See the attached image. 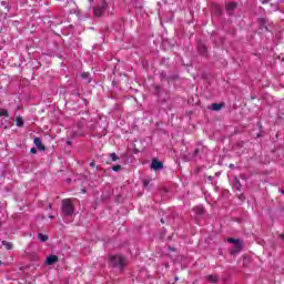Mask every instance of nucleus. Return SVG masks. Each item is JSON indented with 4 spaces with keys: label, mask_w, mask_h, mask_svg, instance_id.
Listing matches in <instances>:
<instances>
[{
    "label": "nucleus",
    "mask_w": 284,
    "mask_h": 284,
    "mask_svg": "<svg viewBox=\"0 0 284 284\" xmlns=\"http://www.w3.org/2000/svg\"><path fill=\"white\" fill-rule=\"evenodd\" d=\"M0 116H10V113H8V110L7 109H0Z\"/></svg>",
    "instance_id": "nucleus-20"
},
{
    "label": "nucleus",
    "mask_w": 284,
    "mask_h": 284,
    "mask_svg": "<svg viewBox=\"0 0 284 284\" xmlns=\"http://www.w3.org/2000/svg\"><path fill=\"white\" fill-rule=\"evenodd\" d=\"M49 210H52V204H49Z\"/></svg>",
    "instance_id": "nucleus-39"
},
{
    "label": "nucleus",
    "mask_w": 284,
    "mask_h": 284,
    "mask_svg": "<svg viewBox=\"0 0 284 284\" xmlns=\"http://www.w3.org/2000/svg\"><path fill=\"white\" fill-rule=\"evenodd\" d=\"M60 1L61 6H63V8L68 7V6H77V3L74 2V0H58Z\"/></svg>",
    "instance_id": "nucleus-7"
},
{
    "label": "nucleus",
    "mask_w": 284,
    "mask_h": 284,
    "mask_svg": "<svg viewBox=\"0 0 284 284\" xmlns=\"http://www.w3.org/2000/svg\"><path fill=\"white\" fill-rule=\"evenodd\" d=\"M227 241L229 243H234V245L239 243V240H235L234 237H230Z\"/></svg>",
    "instance_id": "nucleus-27"
},
{
    "label": "nucleus",
    "mask_w": 284,
    "mask_h": 284,
    "mask_svg": "<svg viewBox=\"0 0 284 284\" xmlns=\"http://www.w3.org/2000/svg\"><path fill=\"white\" fill-rule=\"evenodd\" d=\"M38 240L40 243H45L48 241V235L43 234V233H39L38 234Z\"/></svg>",
    "instance_id": "nucleus-13"
},
{
    "label": "nucleus",
    "mask_w": 284,
    "mask_h": 284,
    "mask_svg": "<svg viewBox=\"0 0 284 284\" xmlns=\"http://www.w3.org/2000/svg\"><path fill=\"white\" fill-rule=\"evenodd\" d=\"M31 266H32V265L28 264V265H26V266L20 267V270H21V272H23V270H30Z\"/></svg>",
    "instance_id": "nucleus-30"
},
{
    "label": "nucleus",
    "mask_w": 284,
    "mask_h": 284,
    "mask_svg": "<svg viewBox=\"0 0 284 284\" xmlns=\"http://www.w3.org/2000/svg\"><path fill=\"white\" fill-rule=\"evenodd\" d=\"M16 125H17V128H23V125H24L23 118L18 116L16 119Z\"/></svg>",
    "instance_id": "nucleus-14"
},
{
    "label": "nucleus",
    "mask_w": 284,
    "mask_h": 284,
    "mask_svg": "<svg viewBox=\"0 0 284 284\" xmlns=\"http://www.w3.org/2000/svg\"><path fill=\"white\" fill-rule=\"evenodd\" d=\"M67 183H72V179H67Z\"/></svg>",
    "instance_id": "nucleus-36"
},
{
    "label": "nucleus",
    "mask_w": 284,
    "mask_h": 284,
    "mask_svg": "<svg viewBox=\"0 0 284 284\" xmlns=\"http://www.w3.org/2000/svg\"><path fill=\"white\" fill-rule=\"evenodd\" d=\"M74 12H77V10H74V9H73V10H70V14H72V13H74Z\"/></svg>",
    "instance_id": "nucleus-37"
},
{
    "label": "nucleus",
    "mask_w": 284,
    "mask_h": 284,
    "mask_svg": "<svg viewBox=\"0 0 284 284\" xmlns=\"http://www.w3.org/2000/svg\"><path fill=\"white\" fill-rule=\"evenodd\" d=\"M49 219H54V215H49Z\"/></svg>",
    "instance_id": "nucleus-40"
},
{
    "label": "nucleus",
    "mask_w": 284,
    "mask_h": 284,
    "mask_svg": "<svg viewBox=\"0 0 284 284\" xmlns=\"http://www.w3.org/2000/svg\"><path fill=\"white\" fill-rule=\"evenodd\" d=\"M101 201H103V203H108V201H110V193L102 194L101 195Z\"/></svg>",
    "instance_id": "nucleus-19"
},
{
    "label": "nucleus",
    "mask_w": 284,
    "mask_h": 284,
    "mask_svg": "<svg viewBox=\"0 0 284 284\" xmlns=\"http://www.w3.org/2000/svg\"><path fill=\"white\" fill-rule=\"evenodd\" d=\"M149 185H150V180H144V181H143V186H144V187H148Z\"/></svg>",
    "instance_id": "nucleus-31"
},
{
    "label": "nucleus",
    "mask_w": 284,
    "mask_h": 284,
    "mask_svg": "<svg viewBox=\"0 0 284 284\" xmlns=\"http://www.w3.org/2000/svg\"><path fill=\"white\" fill-rule=\"evenodd\" d=\"M31 261H39V255L32 254L31 255Z\"/></svg>",
    "instance_id": "nucleus-29"
},
{
    "label": "nucleus",
    "mask_w": 284,
    "mask_h": 284,
    "mask_svg": "<svg viewBox=\"0 0 284 284\" xmlns=\"http://www.w3.org/2000/svg\"><path fill=\"white\" fill-rule=\"evenodd\" d=\"M33 144L36 145L37 150H39V152H44L45 145H43L41 138H39V136L34 138Z\"/></svg>",
    "instance_id": "nucleus-4"
},
{
    "label": "nucleus",
    "mask_w": 284,
    "mask_h": 284,
    "mask_svg": "<svg viewBox=\"0 0 284 284\" xmlns=\"http://www.w3.org/2000/svg\"><path fill=\"white\" fill-rule=\"evenodd\" d=\"M81 79L87 81V83H91L92 82V79H90V72H82L81 73Z\"/></svg>",
    "instance_id": "nucleus-10"
},
{
    "label": "nucleus",
    "mask_w": 284,
    "mask_h": 284,
    "mask_svg": "<svg viewBox=\"0 0 284 284\" xmlns=\"http://www.w3.org/2000/svg\"><path fill=\"white\" fill-rule=\"evenodd\" d=\"M75 97H79V99H81V93L79 92H74Z\"/></svg>",
    "instance_id": "nucleus-33"
},
{
    "label": "nucleus",
    "mask_w": 284,
    "mask_h": 284,
    "mask_svg": "<svg viewBox=\"0 0 284 284\" xmlns=\"http://www.w3.org/2000/svg\"><path fill=\"white\" fill-rule=\"evenodd\" d=\"M54 263H59V256L57 255H49L44 261V265H54Z\"/></svg>",
    "instance_id": "nucleus-5"
},
{
    "label": "nucleus",
    "mask_w": 284,
    "mask_h": 284,
    "mask_svg": "<svg viewBox=\"0 0 284 284\" xmlns=\"http://www.w3.org/2000/svg\"><path fill=\"white\" fill-rule=\"evenodd\" d=\"M260 24L263 26V28H264V30H266V32L270 30V29H267V26H265V19L264 18L260 19Z\"/></svg>",
    "instance_id": "nucleus-23"
},
{
    "label": "nucleus",
    "mask_w": 284,
    "mask_h": 284,
    "mask_svg": "<svg viewBox=\"0 0 284 284\" xmlns=\"http://www.w3.org/2000/svg\"><path fill=\"white\" fill-rule=\"evenodd\" d=\"M242 245L241 242H236L234 244L233 251L231 252V254H239V252H241Z\"/></svg>",
    "instance_id": "nucleus-9"
},
{
    "label": "nucleus",
    "mask_w": 284,
    "mask_h": 284,
    "mask_svg": "<svg viewBox=\"0 0 284 284\" xmlns=\"http://www.w3.org/2000/svg\"><path fill=\"white\" fill-rule=\"evenodd\" d=\"M48 23H49V28H52V26H61V23H63V21H58V20L52 21V20H50Z\"/></svg>",
    "instance_id": "nucleus-17"
},
{
    "label": "nucleus",
    "mask_w": 284,
    "mask_h": 284,
    "mask_svg": "<svg viewBox=\"0 0 284 284\" xmlns=\"http://www.w3.org/2000/svg\"><path fill=\"white\" fill-rule=\"evenodd\" d=\"M0 265H3V262L0 261Z\"/></svg>",
    "instance_id": "nucleus-43"
},
{
    "label": "nucleus",
    "mask_w": 284,
    "mask_h": 284,
    "mask_svg": "<svg viewBox=\"0 0 284 284\" xmlns=\"http://www.w3.org/2000/svg\"><path fill=\"white\" fill-rule=\"evenodd\" d=\"M110 156L112 161H119V155H116V153H111Z\"/></svg>",
    "instance_id": "nucleus-25"
},
{
    "label": "nucleus",
    "mask_w": 284,
    "mask_h": 284,
    "mask_svg": "<svg viewBox=\"0 0 284 284\" xmlns=\"http://www.w3.org/2000/svg\"><path fill=\"white\" fill-rule=\"evenodd\" d=\"M151 170H153L154 172L163 170V162L153 159L151 162Z\"/></svg>",
    "instance_id": "nucleus-3"
},
{
    "label": "nucleus",
    "mask_w": 284,
    "mask_h": 284,
    "mask_svg": "<svg viewBox=\"0 0 284 284\" xmlns=\"http://www.w3.org/2000/svg\"><path fill=\"white\" fill-rule=\"evenodd\" d=\"M233 187L237 190V192H241V187H243V185L241 184V181L236 178L233 180Z\"/></svg>",
    "instance_id": "nucleus-8"
},
{
    "label": "nucleus",
    "mask_w": 284,
    "mask_h": 284,
    "mask_svg": "<svg viewBox=\"0 0 284 284\" xmlns=\"http://www.w3.org/2000/svg\"><path fill=\"white\" fill-rule=\"evenodd\" d=\"M111 170H112L113 172H121L122 166H121V164H116V165H113V166L111 168Z\"/></svg>",
    "instance_id": "nucleus-21"
},
{
    "label": "nucleus",
    "mask_w": 284,
    "mask_h": 284,
    "mask_svg": "<svg viewBox=\"0 0 284 284\" xmlns=\"http://www.w3.org/2000/svg\"><path fill=\"white\" fill-rule=\"evenodd\" d=\"M81 192H82V194H85L88 192V190L82 189Z\"/></svg>",
    "instance_id": "nucleus-34"
},
{
    "label": "nucleus",
    "mask_w": 284,
    "mask_h": 284,
    "mask_svg": "<svg viewBox=\"0 0 284 284\" xmlns=\"http://www.w3.org/2000/svg\"><path fill=\"white\" fill-rule=\"evenodd\" d=\"M2 245H4V247H7V250H12V243H10L8 241H2Z\"/></svg>",
    "instance_id": "nucleus-22"
},
{
    "label": "nucleus",
    "mask_w": 284,
    "mask_h": 284,
    "mask_svg": "<svg viewBox=\"0 0 284 284\" xmlns=\"http://www.w3.org/2000/svg\"><path fill=\"white\" fill-rule=\"evenodd\" d=\"M197 50H199L200 54H202V57H207V47L205 45V43L200 42L197 44Z\"/></svg>",
    "instance_id": "nucleus-6"
},
{
    "label": "nucleus",
    "mask_w": 284,
    "mask_h": 284,
    "mask_svg": "<svg viewBox=\"0 0 284 284\" xmlns=\"http://www.w3.org/2000/svg\"><path fill=\"white\" fill-rule=\"evenodd\" d=\"M90 168H95V171L99 170V166H97V164L94 163V161L90 162Z\"/></svg>",
    "instance_id": "nucleus-28"
},
{
    "label": "nucleus",
    "mask_w": 284,
    "mask_h": 284,
    "mask_svg": "<svg viewBox=\"0 0 284 284\" xmlns=\"http://www.w3.org/2000/svg\"><path fill=\"white\" fill-rule=\"evenodd\" d=\"M206 281H209V283H219V276H216V275H207L206 276Z\"/></svg>",
    "instance_id": "nucleus-11"
},
{
    "label": "nucleus",
    "mask_w": 284,
    "mask_h": 284,
    "mask_svg": "<svg viewBox=\"0 0 284 284\" xmlns=\"http://www.w3.org/2000/svg\"><path fill=\"white\" fill-rule=\"evenodd\" d=\"M125 201V196L123 194H118L115 196V203H123Z\"/></svg>",
    "instance_id": "nucleus-15"
},
{
    "label": "nucleus",
    "mask_w": 284,
    "mask_h": 284,
    "mask_svg": "<svg viewBox=\"0 0 284 284\" xmlns=\"http://www.w3.org/2000/svg\"><path fill=\"white\" fill-rule=\"evenodd\" d=\"M175 281H179V277H175Z\"/></svg>",
    "instance_id": "nucleus-45"
},
{
    "label": "nucleus",
    "mask_w": 284,
    "mask_h": 284,
    "mask_svg": "<svg viewBox=\"0 0 284 284\" xmlns=\"http://www.w3.org/2000/svg\"><path fill=\"white\" fill-rule=\"evenodd\" d=\"M133 154H139L141 152V149L136 148V144H133Z\"/></svg>",
    "instance_id": "nucleus-24"
},
{
    "label": "nucleus",
    "mask_w": 284,
    "mask_h": 284,
    "mask_svg": "<svg viewBox=\"0 0 284 284\" xmlns=\"http://www.w3.org/2000/svg\"><path fill=\"white\" fill-rule=\"evenodd\" d=\"M93 14H94V17H102L103 11L100 7H97V8L93 9Z\"/></svg>",
    "instance_id": "nucleus-12"
},
{
    "label": "nucleus",
    "mask_w": 284,
    "mask_h": 284,
    "mask_svg": "<svg viewBox=\"0 0 284 284\" xmlns=\"http://www.w3.org/2000/svg\"><path fill=\"white\" fill-rule=\"evenodd\" d=\"M282 194H284V189L282 190Z\"/></svg>",
    "instance_id": "nucleus-44"
},
{
    "label": "nucleus",
    "mask_w": 284,
    "mask_h": 284,
    "mask_svg": "<svg viewBox=\"0 0 284 284\" xmlns=\"http://www.w3.org/2000/svg\"><path fill=\"white\" fill-rule=\"evenodd\" d=\"M84 103H88V99H83Z\"/></svg>",
    "instance_id": "nucleus-42"
},
{
    "label": "nucleus",
    "mask_w": 284,
    "mask_h": 284,
    "mask_svg": "<svg viewBox=\"0 0 284 284\" xmlns=\"http://www.w3.org/2000/svg\"><path fill=\"white\" fill-rule=\"evenodd\" d=\"M110 262L114 267H119V270H123L125 267V263H128V258L123 255H112L110 257Z\"/></svg>",
    "instance_id": "nucleus-2"
},
{
    "label": "nucleus",
    "mask_w": 284,
    "mask_h": 284,
    "mask_svg": "<svg viewBox=\"0 0 284 284\" xmlns=\"http://www.w3.org/2000/svg\"><path fill=\"white\" fill-rule=\"evenodd\" d=\"M67 145H72V141H67Z\"/></svg>",
    "instance_id": "nucleus-35"
},
{
    "label": "nucleus",
    "mask_w": 284,
    "mask_h": 284,
    "mask_svg": "<svg viewBox=\"0 0 284 284\" xmlns=\"http://www.w3.org/2000/svg\"><path fill=\"white\" fill-rule=\"evenodd\" d=\"M30 154H37V148H32V149L30 150Z\"/></svg>",
    "instance_id": "nucleus-32"
},
{
    "label": "nucleus",
    "mask_w": 284,
    "mask_h": 284,
    "mask_svg": "<svg viewBox=\"0 0 284 284\" xmlns=\"http://www.w3.org/2000/svg\"><path fill=\"white\" fill-rule=\"evenodd\" d=\"M226 10H236V2H230L227 6H226Z\"/></svg>",
    "instance_id": "nucleus-18"
},
{
    "label": "nucleus",
    "mask_w": 284,
    "mask_h": 284,
    "mask_svg": "<svg viewBox=\"0 0 284 284\" xmlns=\"http://www.w3.org/2000/svg\"><path fill=\"white\" fill-rule=\"evenodd\" d=\"M61 212L62 216H72L74 214V204H72L71 199L62 200Z\"/></svg>",
    "instance_id": "nucleus-1"
},
{
    "label": "nucleus",
    "mask_w": 284,
    "mask_h": 284,
    "mask_svg": "<svg viewBox=\"0 0 284 284\" xmlns=\"http://www.w3.org/2000/svg\"><path fill=\"white\" fill-rule=\"evenodd\" d=\"M161 223L164 224V223H165V220L162 219V220H161Z\"/></svg>",
    "instance_id": "nucleus-41"
},
{
    "label": "nucleus",
    "mask_w": 284,
    "mask_h": 284,
    "mask_svg": "<svg viewBox=\"0 0 284 284\" xmlns=\"http://www.w3.org/2000/svg\"><path fill=\"white\" fill-rule=\"evenodd\" d=\"M7 8V12H10V7H6Z\"/></svg>",
    "instance_id": "nucleus-38"
},
{
    "label": "nucleus",
    "mask_w": 284,
    "mask_h": 284,
    "mask_svg": "<svg viewBox=\"0 0 284 284\" xmlns=\"http://www.w3.org/2000/svg\"><path fill=\"white\" fill-rule=\"evenodd\" d=\"M212 110H214L215 112H219V110H221L223 108V104H219V103H213L211 104Z\"/></svg>",
    "instance_id": "nucleus-16"
},
{
    "label": "nucleus",
    "mask_w": 284,
    "mask_h": 284,
    "mask_svg": "<svg viewBox=\"0 0 284 284\" xmlns=\"http://www.w3.org/2000/svg\"><path fill=\"white\" fill-rule=\"evenodd\" d=\"M99 8H101V10H102V12H103V10H105V8H108V2H102V4H101V7H99Z\"/></svg>",
    "instance_id": "nucleus-26"
}]
</instances>
